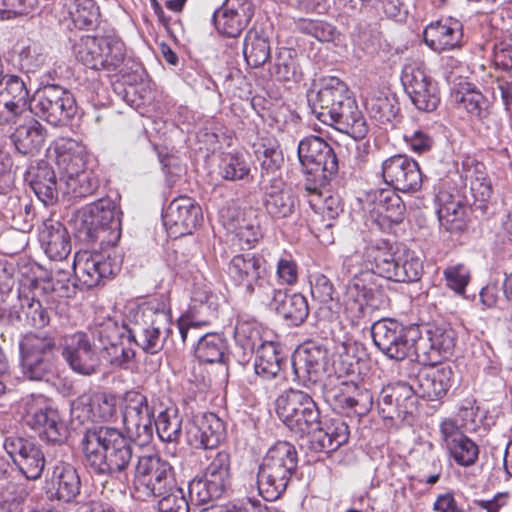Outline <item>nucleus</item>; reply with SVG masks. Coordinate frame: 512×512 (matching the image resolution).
Segmentation results:
<instances>
[{
  "mask_svg": "<svg viewBox=\"0 0 512 512\" xmlns=\"http://www.w3.org/2000/svg\"><path fill=\"white\" fill-rule=\"evenodd\" d=\"M120 408L129 438L117 428L100 426L86 430L81 446L86 464L94 474L127 480L126 470L133 457L130 439L139 445L152 440L154 411L147 397L134 390L121 396Z\"/></svg>",
  "mask_w": 512,
  "mask_h": 512,
  "instance_id": "1",
  "label": "nucleus"
},
{
  "mask_svg": "<svg viewBox=\"0 0 512 512\" xmlns=\"http://www.w3.org/2000/svg\"><path fill=\"white\" fill-rule=\"evenodd\" d=\"M120 216L115 203L100 199L79 210L74 218V229L82 241H99L100 251H78L74 256V274L85 287L94 288L113 276L121 265L113 246L120 239Z\"/></svg>",
  "mask_w": 512,
  "mask_h": 512,
  "instance_id": "2",
  "label": "nucleus"
},
{
  "mask_svg": "<svg viewBox=\"0 0 512 512\" xmlns=\"http://www.w3.org/2000/svg\"><path fill=\"white\" fill-rule=\"evenodd\" d=\"M399 250L402 249L386 239H376L365 246L362 258L355 254L344 260L343 270L351 279L346 285L343 306L352 325L360 324L370 310L378 306L375 275L392 280Z\"/></svg>",
  "mask_w": 512,
  "mask_h": 512,
  "instance_id": "3",
  "label": "nucleus"
},
{
  "mask_svg": "<svg viewBox=\"0 0 512 512\" xmlns=\"http://www.w3.org/2000/svg\"><path fill=\"white\" fill-rule=\"evenodd\" d=\"M171 331V315L165 302L152 299L139 304H131L122 325L112 318L98 324L93 337L99 346L113 344L127 339L143 351L158 353L164 346Z\"/></svg>",
  "mask_w": 512,
  "mask_h": 512,
  "instance_id": "4",
  "label": "nucleus"
},
{
  "mask_svg": "<svg viewBox=\"0 0 512 512\" xmlns=\"http://www.w3.org/2000/svg\"><path fill=\"white\" fill-rule=\"evenodd\" d=\"M308 105L315 117L354 139H363L368 124L356 101L348 95L346 84L337 77H326L307 93Z\"/></svg>",
  "mask_w": 512,
  "mask_h": 512,
  "instance_id": "5",
  "label": "nucleus"
},
{
  "mask_svg": "<svg viewBox=\"0 0 512 512\" xmlns=\"http://www.w3.org/2000/svg\"><path fill=\"white\" fill-rule=\"evenodd\" d=\"M298 454L294 445L278 441L269 448L259 465L257 487L267 501L278 499L287 489L296 472Z\"/></svg>",
  "mask_w": 512,
  "mask_h": 512,
  "instance_id": "6",
  "label": "nucleus"
},
{
  "mask_svg": "<svg viewBox=\"0 0 512 512\" xmlns=\"http://www.w3.org/2000/svg\"><path fill=\"white\" fill-rule=\"evenodd\" d=\"M275 410L283 424L297 437L303 438L319 429L320 411L306 392L284 391L275 401Z\"/></svg>",
  "mask_w": 512,
  "mask_h": 512,
  "instance_id": "7",
  "label": "nucleus"
},
{
  "mask_svg": "<svg viewBox=\"0 0 512 512\" xmlns=\"http://www.w3.org/2000/svg\"><path fill=\"white\" fill-rule=\"evenodd\" d=\"M297 154L304 174L307 175L306 190H315L327 185L338 172V160L333 148L318 136L302 139Z\"/></svg>",
  "mask_w": 512,
  "mask_h": 512,
  "instance_id": "8",
  "label": "nucleus"
},
{
  "mask_svg": "<svg viewBox=\"0 0 512 512\" xmlns=\"http://www.w3.org/2000/svg\"><path fill=\"white\" fill-rule=\"evenodd\" d=\"M371 335L375 346L389 359L401 361L419 350L421 338L418 326H406L401 322L384 318L373 323Z\"/></svg>",
  "mask_w": 512,
  "mask_h": 512,
  "instance_id": "9",
  "label": "nucleus"
},
{
  "mask_svg": "<svg viewBox=\"0 0 512 512\" xmlns=\"http://www.w3.org/2000/svg\"><path fill=\"white\" fill-rule=\"evenodd\" d=\"M28 111L55 127L66 126L76 115L77 104L69 90L50 84L35 91Z\"/></svg>",
  "mask_w": 512,
  "mask_h": 512,
  "instance_id": "10",
  "label": "nucleus"
},
{
  "mask_svg": "<svg viewBox=\"0 0 512 512\" xmlns=\"http://www.w3.org/2000/svg\"><path fill=\"white\" fill-rule=\"evenodd\" d=\"M25 423L39 437L54 444H62L68 437V428L58 411L52 408L48 399L41 395L31 394L21 400Z\"/></svg>",
  "mask_w": 512,
  "mask_h": 512,
  "instance_id": "11",
  "label": "nucleus"
},
{
  "mask_svg": "<svg viewBox=\"0 0 512 512\" xmlns=\"http://www.w3.org/2000/svg\"><path fill=\"white\" fill-rule=\"evenodd\" d=\"M19 349L20 367L26 378L41 381L52 374L56 353L53 337L28 333L21 339Z\"/></svg>",
  "mask_w": 512,
  "mask_h": 512,
  "instance_id": "12",
  "label": "nucleus"
},
{
  "mask_svg": "<svg viewBox=\"0 0 512 512\" xmlns=\"http://www.w3.org/2000/svg\"><path fill=\"white\" fill-rule=\"evenodd\" d=\"M176 483L173 468L159 455L139 457L134 475L135 489L146 497L164 495Z\"/></svg>",
  "mask_w": 512,
  "mask_h": 512,
  "instance_id": "13",
  "label": "nucleus"
},
{
  "mask_svg": "<svg viewBox=\"0 0 512 512\" xmlns=\"http://www.w3.org/2000/svg\"><path fill=\"white\" fill-rule=\"evenodd\" d=\"M228 275L248 295H268L271 289L265 261L253 253L235 255L229 263Z\"/></svg>",
  "mask_w": 512,
  "mask_h": 512,
  "instance_id": "14",
  "label": "nucleus"
},
{
  "mask_svg": "<svg viewBox=\"0 0 512 512\" xmlns=\"http://www.w3.org/2000/svg\"><path fill=\"white\" fill-rule=\"evenodd\" d=\"M38 294V279L33 278L21 281L18 288L19 306H13L9 310L8 322L32 328H44L49 325L51 311L42 305Z\"/></svg>",
  "mask_w": 512,
  "mask_h": 512,
  "instance_id": "15",
  "label": "nucleus"
},
{
  "mask_svg": "<svg viewBox=\"0 0 512 512\" xmlns=\"http://www.w3.org/2000/svg\"><path fill=\"white\" fill-rule=\"evenodd\" d=\"M377 403L384 419L410 424L417 412L415 386L404 381L391 383L381 390Z\"/></svg>",
  "mask_w": 512,
  "mask_h": 512,
  "instance_id": "16",
  "label": "nucleus"
},
{
  "mask_svg": "<svg viewBox=\"0 0 512 512\" xmlns=\"http://www.w3.org/2000/svg\"><path fill=\"white\" fill-rule=\"evenodd\" d=\"M382 177L398 191L414 193L421 189L423 178L418 163L407 155H393L382 162Z\"/></svg>",
  "mask_w": 512,
  "mask_h": 512,
  "instance_id": "17",
  "label": "nucleus"
},
{
  "mask_svg": "<svg viewBox=\"0 0 512 512\" xmlns=\"http://www.w3.org/2000/svg\"><path fill=\"white\" fill-rule=\"evenodd\" d=\"M88 335L75 332L64 337L62 356L69 367L80 375L95 374L100 366V358Z\"/></svg>",
  "mask_w": 512,
  "mask_h": 512,
  "instance_id": "18",
  "label": "nucleus"
},
{
  "mask_svg": "<svg viewBox=\"0 0 512 512\" xmlns=\"http://www.w3.org/2000/svg\"><path fill=\"white\" fill-rule=\"evenodd\" d=\"M169 236L178 238L191 234L202 220V209L190 197L180 196L170 202L162 215Z\"/></svg>",
  "mask_w": 512,
  "mask_h": 512,
  "instance_id": "19",
  "label": "nucleus"
},
{
  "mask_svg": "<svg viewBox=\"0 0 512 512\" xmlns=\"http://www.w3.org/2000/svg\"><path fill=\"white\" fill-rule=\"evenodd\" d=\"M402 84L417 109L430 112L440 102L437 83L420 67L405 66L401 77Z\"/></svg>",
  "mask_w": 512,
  "mask_h": 512,
  "instance_id": "20",
  "label": "nucleus"
},
{
  "mask_svg": "<svg viewBox=\"0 0 512 512\" xmlns=\"http://www.w3.org/2000/svg\"><path fill=\"white\" fill-rule=\"evenodd\" d=\"M3 446L27 479L37 480L41 477L45 467V457L36 444L22 437L8 436Z\"/></svg>",
  "mask_w": 512,
  "mask_h": 512,
  "instance_id": "21",
  "label": "nucleus"
},
{
  "mask_svg": "<svg viewBox=\"0 0 512 512\" xmlns=\"http://www.w3.org/2000/svg\"><path fill=\"white\" fill-rule=\"evenodd\" d=\"M225 437V424L214 413L196 416L186 427L187 443L195 449L213 451Z\"/></svg>",
  "mask_w": 512,
  "mask_h": 512,
  "instance_id": "22",
  "label": "nucleus"
},
{
  "mask_svg": "<svg viewBox=\"0 0 512 512\" xmlns=\"http://www.w3.org/2000/svg\"><path fill=\"white\" fill-rule=\"evenodd\" d=\"M22 115L21 119L0 122V126L15 127L10 139L17 152L22 155H34L44 145L47 130L29 111Z\"/></svg>",
  "mask_w": 512,
  "mask_h": 512,
  "instance_id": "23",
  "label": "nucleus"
},
{
  "mask_svg": "<svg viewBox=\"0 0 512 512\" xmlns=\"http://www.w3.org/2000/svg\"><path fill=\"white\" fill-rule=\"evenodd\" d=\"M28 89L24 80L14 74L0 76V122H9L23 118L29 110L27 104Z\"/></svg>",
  "mask_w": 512,
  "mask_h": 512,
  "instance_id": "24",
  "label": "nucleus"
},
{
  "mask_svg": "<svg viewBox=\"0 0 512 512\" xmlns=\"http://www.w3.org/2000/svg\"><path fill=\"white\" fill-rule=\"evenodd\" d=\"M254 14L250 0H225L213 13L217 31L227 37H238L247 27Z\"/></svg>",
  "mask_w": 512,
  "mask_h": 512,
  "instance_id": "25",
  "label": "nucleus"
},
{
  "mask_svg": "<svg viewBox=\"0 0 512 512\" xmlns=\"http://www.w3.org/2000/svg\"><path fill=\"white\" fill-rule=\"evenodd\" d=\"M423 39L436 53L460 49L463 45V24L452 17L431 22L424 29Z\"/></svg>",
  "mask_w": 512,
  "mask_h": 512,
  "instance_id": "26",
  "label": "nucleus"
},
{
  "mask_svg": "<svg viewBox=\"0 0 512 512\" xmlns=\"http://www.w3.org/2000/svg\"><path fill=\"white\" fill-rule=\"evenodd\" d=\"M440 435L449 455L457 464L470 466L476 462L479 448L461 431L455 420L444 419L440 423Z\"/></svg>",
  "mask_w": 512,
  "mask_h": 512,
  "instance_id": "27",
  "label": "nucleus"
},
{
  "mask_svg": "<svg viewBox=\"0 0 512 512\" xmlns=\"http://www.w3.org/2000/svg\"><path fill=\"white\" fill-rule=\"evenodd\" d=\"M326 349L310 343L299 348L293 355L292 368L295 379L303 385L315 383L325 370Z\"/></svg>",
  "mask_w": 512,
  "mask_h": 512,
  "instance_id": "28",
  "label": "nucleus"
},
{
  "mask_svg": "<svg viewBox=\"0 0 512 512\" xmlns=\"http://www.w3.org/2000/svg\"><path fill=\"white\" fill-rule=\"evenodd\" d=\"M453 371L448 365L436 366L429 364L417 375L415 392L417 399L423 398L428 401L440 400L443 398L452 385Z\"/></svg>",
  "mask_w": 512,
  "mask_h": 512,
  "instance_id": "29",
  "label": "nucleus"
},
{
  "mask_svg": "<svg viewBox=\"0 0 512 512\" xmlns=\"http://www.w3.org/2000/svg\"><path fill=\"white\" fill-rule=\"evenodd\" d=\"M57 164L61 170V181L74 185V176L86 171L85 148L73 139L62 138L56 142Z\"/></svg>",
  "mask_w": 512,
  "mask_h": 512,
  "instance_id": "30",
  "label": "nucleus"
},
{
  "mask_svg": "<svg viewBox=\"0 0 512 512\" xmlns=\"http://www.w3.org/2000/svg\"><path fill=\"white\" fill-rule=\"evenodd\" d=\"M39 240L49 259L61 261L71 252V241L66 227L59 221L47 219L39 232Z\"/></svg>",
  "mask_w": 512,
  "mask_h": 512,
  "instance_id": "31",
  "label": "nucleus"
},
{
  "mask_svg": "<svg viewBox=\"0 0 512 512\" xmlns=\"http://www.w3.org/2000/svg\"><path fill=\"white\" fill-rule=\"evenodd\" d=\"M50 484L51 495L64 503L75 500L81 489L77 470L66 462H59L54 466Z\"/></svg>",
  "mask_w": 512,
  "mask_h": 512,
  "instance_id": "32",
  "label": "nucleus"
},
{
  "mask_svg": "<svg viewBox=\"0 0 512 512\" xmlns=\"http://www.w3.org/2000/svg\"><path fill=\"white\" fill-rule=\"evenodd\" d=\"M298 204V199L292 189L285 187L281 180L275 179L266 189L264 206L273 218H286L292 215Z\"/></svg>",
  "mask_w": 512,
  "mask_h": 512,
  "instance_id": "33",
  "label": "nucleus"
},
{
  "mask_svg": "<svg viewBox=\"0 0 512 512\" xmlns=\"http://www.w3.org/2000/svg\"><path fill=\"white\" fill-rule=\"evenodd\" d=\"M372 211L392 224H399L404 219L406 210L401 197L393 188L377 189L368 195Z\"/></svg>",
  "mask_w": 512,
  "mask_h": 512,
  "instance_id": "34",
  "label": "nucleus"
},
{
  "mask_svg": "<svg viewBox=\"0 0 512 512\" xmlns=\"http://www.w3.org/2000/svg\"><path fill=\"white\" fill-rule=\"evenodd\" d=\"M272 290L271 305L276 312L291 325L298 326L308 317L309 307L306 298L300 293L287 295L282 290Z\"/></svg>",
  "mask_w": 512,
  "mask_h": 512,
  "instance_id": "35",
  "label": "nucleus"
},
{
  "mask_svg": "<svg viewBox=\"0 0 512 512\" xmlns=\"http://www.w3.org/2000/svg\"><path fill=\"white\" fill-rule=\"evenodd\" d=\"M455 332L451 328L435 327L428 331L427 343L419 349L423 350L424 361L428 364H437L442 359L449 358L455 347Z\"/></svg>",
  "mask_w": 512,
  "mask_h": 512,
  "instance_id": "36",
  "label": "nucleus"
},
{
  "mask_svg": "<svg viewBox=\"0 0 512 512\" xmlns=\"http://www.w3.org/2000/svg\"><path fill=\"white\" fill-rule=\"evenodd\" d=\"M30 186L38 199L49 206L57 201L58 187L53 169L45 162L32 167L28 172Z\"/></svg>",
  "mask_w": 512,
  "mask_h": 512,
  "instance_id": "37",
  "label": "nucleus"
},
{
  "mask_svg": "<svg viewBox=\"0 0 512 512\" xmlns=\"http://www.w3.org/2000/svg\"><path fill=\"white\" fill-rule=\"evenodd\" d=\"M311 434H313L312 447L326 453L336 451L349 438L348 426L341 420H331L323 426L320 422L319 429Z\"/></svg>",
  "mask_w": 512,
  "mask_h": 512,
  "instance_id": "38",
  "label": "nucleus"
},
{
  "mask_svg": "<svg viewBox=\"0 0 512 512\" xmlns=\"http://www.w3.org/2000/svg\"><path fill=\"white\" fill-rule=\"evenodd\" d=\"M284 360L285 356L279 344L271 341L263 342L256 349L255 372L266 380L276 378L282 369Z\"/></svg>",
  "mask_w": 512,
  "mask_h": 512,
  "instance_id": "39",
  "label": "nucleus"
},
{
  "mask_svg": "<svg viewBox=\"0 0 512 512\" xmlns=\"http://www.w3.org/2000/svg\"><path fill=\"white\" fill-rule=\"evenodd\" d=\"M437 215L440 225L447 231H460L465 225L466 207L459 197L447 192L437 196Z\"/></svg>",
  "mask_w": 512,
  "mask_h": 512,
  "instance_id": "40",
  "label": "nucleus"
},
{
  "mask_svg": "<svg viewBox=\"0 0 512 512\" xmlns=\"http://www.w3.org/2000/svg\"><path fill=\"white\" fill-rule=\"evenodd\" d=\"M341 394L335 395L338 404L358 416L366 415L373 406L372 393L354 383H342Z\"/></svg>",
  "mask_w": 512,
  "mask_h": 512,
  "instance_id": "41",
  "label": "nucleus"
},
{
  "mask_svg": "<svg viewBox=\"0 0 512 512\" xmlns=\"http://www.w3.org/2000/svg\"><path fill=\"white\" fill-rule=\"evenodd\" d=\"M365 105L370 116L382 124L392 122L399 111L395 94L388 90L371 92L366 97Z\"/></svg>",
  "mask_w": 512,
  "mask_h": 512,
  "instance_id": "42",
  "label": "nucleus"
},
{
  "mask_svg": "<svg viewBox=\"0 0 512 512\" xmlns=\"http://www.w3.org/2000/svg\"><path fill=\"white\" fill-rule=\"evenodd\" d=\"M230 477L204 472L199 479L189 484V493L195 494L197 501L206 503L220 498L230 486Z\"/></svg>",
  "mask_w": 512,
  "mask_h": 512,
  "instance_id": "43",
  "label": "nucleus"
},
{
  "mask_svg": "<svg viewBox=\"0 0 512 512\" xmlns=\"http://www.w3.org/2000/svg\"><path fill=\"white\" fill-rule=\"evenodd\" d=\"M310 284L313 299L321 303L320 317L328 321L336 320L339 305L333 300L334 287L330 279L323 274H316L312 276Z\"/></svg>",
  "mask_w": 512,
  "mask_h": 512,
  "instance_id": "44",
  "label": "nucleus"
},
{
  "mask_svg": "<svg viewBox=\"0 0 512 512\" xmlns=\"http://www.w3.org/2000/svg\"><path fill=\"white\" fill-rule=\"evenodd\" d=\"M101 36L81 35L73 44V53L78 61L93 70L103 67Z\"/></svg>",
  "mask_w": 512,
  "mask_h": 512,
  "instance_id": "45",
  "label": "nucleus"
},
{
  "mask_svg": "<svg viewBox=\"0 0 512 512\" xmlns=\"http://www.w3.org/2000/svg\"><path fill=\"white\" fill-rule=\"evenodd\" d=\"M243 54L249 66L258 68L264 65L270 58V45L267 37L256 29L249 30L244 39Z\"/></svg>",
  "mask_w": 512,
  "mask_h": 512,
  "instance_id": "46",
  "label": "nucleus"
},
{
  "mask_svg": "<svg viewBox=\"0 0 512 512\" xmlns=\"http://www.w3.org/2000/svg\"><path fill=\"white\" fill-rule=\"evenodd\" d=\"M218 171L224 180L248 181L251 176V165L244 154L228 152L221 155Z\"/></svg>",
  "mask_w": 512,
  "mask_h": 512,
  "instance_id": "47",
  "label": "nucleus"
},
{
  "mask_svg": "<svg viewBox=\"0 0 512 512\" xmlns=\"http://www.w3.org/2000/svg\"><path fill=\"white\" fill-rule=\"evenodd\" d=\"M181 418L175 407L160 411L157 418L153 416V430L163 442H176L181 436Z\"/></svg>",
  "mask_w": 512,
  "mask_h": 512,
  "instance_id": "48",
  "label": "nucleus"
},
{
  "mask_svg": "<svg viewBox=\"0 0 512 512\" xmlns=\"http://www.w3.org/2000/svg\"><path fill=\"white\" fill-rule=\"evenodd\" d=\"M423 266L420 258L414 251L406 248L398 251V262L391 281L414 282L420 279Z\"/></svg>",
  "mask_w": 512,
  "mask_h": 512,
  "instance_id": "49",
  "label": "nucleus"
},
{
  "mask_svg": "<svg viewBox=\"0 0 512 512\" xmlns=\"http://www.w3.org/2000/svg\"><path fill=\"white\" fill-rule=\"evenodd\" d=\"M307 191L310 194V205L317 212L321 213L323 217L335 219L343 211L340 196L327 190L326 185Z\"/></svg>",
  "mask_w": 512,
  "mask_h": 512,
  "instance_id": "50",
  "label": "nucleus"
},
{
  "mask_svg": "<svg viewBox=\"0 0 512 512\" xmlns=\"http://www.w3.org/2000/svg\"><path fill=\"white\" fill-rule=\"evenodd\" d=\"M65 6L76 27L89 29L96 25L99 8L94 0H65Z\"/></svg>",
  "mask_w": 512,
  "mask_h": 512,
  "instance_id": "51",
  "label": "nucleus"
},
{
  "mask_svg": "<svg viewBox=\"0 0 512 512\" xmlns=\"http://www.w3.org/2000/svg\"><path fill=\"white\" fill-rule=\"evenodd\" d=\"M226 349V342L220 335L207 333L199 338L195 355L201 362L220 363L223 361Z\"/></svg>",
  "mask_w": 512,
  "mask_h": 512,
  "instance_id": "52",
  "label": "nucleus"
},
{
  "mask_svg": "<svg viewBox=\"0 0 512 512\" xmlns=\"http://www.w3.org/2000/svg\"><path fill=\"white\" fill-rule=\"evenodd\" d=\"M101 44L103 48V52H101L103 67L101 70L117 71L125 60L126 49L124 43L118 36L106 34L101 36Z\"/></svg>",
  "mask_w": 512,
  "mask_h": 512,
  "instance_id": "53",
  "label": "nucleus"
},
{
  "mask_svg": "<svg viewBox=\"0 0 512 512\" xmlns=\"http://www.w3.org/2000/svg\"><path fill=\"white\" fill-rule=\"evenodd\" d=\"M466 185L469 184L475 202L485 203L491 197L492 187L482 163H476L465 172Z\"/></svg>",
  "mask_w": 512,
  "mask_h": 512,
  "instance_id": "54",
  "label": "nucleus"
},
{
  "mask_svg": "<svg viewBox=\"0 0 512 512\" xmlns=\"http://www.w3.org/2000/svg\"><path fill=\"white\" fill-rule=\"evenodd\" d=\"M236 343L245 351L253 352L262 342L259 324L245 317L237 319L234 328Z\"/></svg>",
  "mask_w": 512,
  "mask_h": 512,
  "instance_id": "55",
  "label": "nucleus"
},
{
  "mask_svg": "<svg viewBox=\"0 0 512 512\" xmlns=\"http://www.w3.org/2000/svg\"><path fill=\"white\" fill-rule=\"evenodd\" d=\"M217 296L213 294L211 285L206 282H195L191 292L189 313L210 316L216 309Z\"/></svg>",
  "mask_w": 512,
  "mask_h": 512,
  "instance_id": "56",
  "label": "nucleus"
},
{
  "mask_svg": "<svg viewBox=\"0 0 512 512\" xmlns=\"http://www.w3.org/2000/svg\"><path fill=\"white\" fill-rule=\"evenodd\" d=\"M47 55L44 48L38 43H28L18 52V66L25 73L39 71L46 62Z\"/></svg>",
  "mask_w": 512,
  "mask_h": 512,
  "instance_id": "57",
  "label": "nucleus"
},
{
  "mask_svg": "<svg viewBox=\"0 0 512 512\" xmlns=\"http://www.w3.org/2000/svg\"><path fill=\"white\" fill-rule=\"evenodd\" d=\"M452 97L458 108L464 109L471 116H482L486 101L480 91L472 88H462L455 91Z\"/></svg>",
  "mask_w": 512,
  "mask_h": 512,
  "instance_id": "58",
  "label": "nucleus"
},
{
  "mask_svg": "<svg viewBox=\"0 0 512 512\" xmlns=\"http://www.w3.org/2000/svg\"><path fill=\"white\" fill-rule=\"evenodd\" d=\"M91 404L95 422L111 421L116 416L120 399L113 394L100 393L91 396Z\"/></svg>",
  "mask_w": 512,
  "mask_h": 512,
  "instance_id": "59",
  "label": "nucleus"
},
{
  "mask_svg": "<svg viewBox=\"0 0 512 512\" xmlns=\"http://www.w3.org/2000/svg\"><path fill=\"white\" fill-rule=\"evenodd\" d=\"M101 352L103 358L114 367H127L135 357V351L131 347L124 345L123 340L113 344H105L97 347Z\"/></svg>",
  "mask_w": 512,
  "mask_h": 512,
  "instance_id": "60",
  "label": "nucleus"
},
{
  "mask_svg": "<svg viewBox=\"0 0 512 512\" xmlns=\"http://www.w3.org/2000/svg\"><path fill=\"white\" fill-rule=\"evenodd\" d=\"M235 233L241 249L253 248L262 237L260 227L256 221H237V225L229 227Z\"/></svg>",
  "mask_w": 512,
  "mask_h": 512,
  "instance_id": "61",
  "label": "nucleus"
},
{
  "mask_svg": "<svg viewBox=\"0 0 512 512\" xmlns=\"http://www.w3.org/2000/svg\"><path fill=\"white\" fill-rule=\"evenodd\" d=\"M157 498H159L158 510L161 512H189V504L184 490L177 484Z\"/></svg>",
  "mask_w": 512,
  "mask_h": 512,
  "instance_id": "62",
  "label": "nucleus"
},
{
  "mask_svg": "<svg viewBox=\"0 0 512 512\" xmlns=\"http://www.w3.org/2000/svg\"><path fill=\"white\" fill-rule=\"evenodd\" d=\"M443 275L448 288L458 295L465 293V288L470 281V270L464 264L448 266Z\"/></svg>",
  "mask_w": 512,
  "mask_h": 512,
  "instance_id": "63",
  "label": "nucleus"
},
{
  "mask_svg": "<svg viewBox=\"0 0 512 512\" xmlns=\"http://www.w3.org/2000/svg\"><path fill=\"white\" fill-rule=\"evenodd\" d=\"M493 63L502 70L512 69V33L503 35L494 43Z\"/></svg>",
  "mask_w": 512,
  "mask_h": 512,
  "instance_id": "64",
  "label": "nucleus"
}]
</instances>
